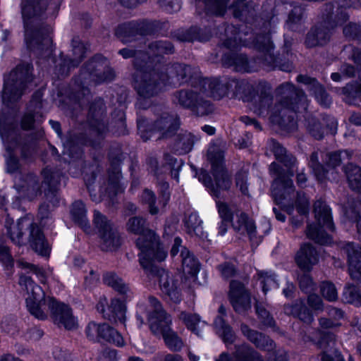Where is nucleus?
I'll return each mask as SVG.
<instances>
[{"mask_svg": "<svg viewBox=\"0 0 361 361\" xmlns=\"http://www.w3.org/2000/svg\"><path fill=\"white\" fill-rule=\"evenodd\" d=\"M19 285L26 291V305L28 311L34 317L39 319L47 318V314L42 309V306L47 303L56 324L68 330L78 327V319L73 315L71 308L63 303L57 302L53 298H49L45 300L43 290L30 277L20 276Z\"/></svg>", "mask_w": 361, "mask_h": 361, "instance_id": "nucleus-1", "label": "nucleus"}, {"mask_svg": "<svg viewBox=\"0 0 361 361\" xmlns=\"http://www.w3.org/2000/svg\"><path fill=\"white\" fill-rule=\"evenodd\" d=\"M145 316L147 317L152 332L156 336H161L171 350L179 351L183 348L182 339L171 327V317L165 312L155 298L149 297L137 304L136 317L140 326L145 323Z\"/></svg>", "mask_w": 361, "mask_h": 361, "instance_id": "nucleus-2", "label": "nucleus"}, {"mask_svg": "<svg viewBox=\"0 0 361 361\" xmlns=\"http://www.w3.org/2000/svg\"><path fill=\"white\" fill-rule=\"evenodd\" d=\"M127 228L128 231L140 235L136 243L140 250V263L145 271L152 273L154 264L164 260L167 252L160 245L155 234L145 228L144 219L137 217L130 219Z\"/></svg>", "mask_w": 361, "mask_h": 361, "instance_id": "nucleus-3", "label": "nucleus"}, {"mask_svg": "<svg viewBox=\"0 0 361 361\" xmlns=\"http://www.w3.org/2000/svg\"><path fill=\"white\" fill-rule=\"evenodd\" d=\"M5 227L11 240L18 244L22 243L23 230L30 228L29 242L31 247L40 255L48 256L49 255L51 248L49 243L45 240L41 230L32 225L30 218L27 216L21 218L15 224L11 219L7 217Z\"/></svg>", "mask_w": 361, "mask_h": 361, "instance_id": "nucleus-4", "label": "nucleus"}, {"mask_svg": "<svg viewBox=\"0 0 361 361\" xmlns=\"http://www.w3.org/2000/svg\"><path fill=\"white\" fill-rule=\"evenodd\" d=\"M104 280L107 285L113 287L122 296L121 298L113 299L110 305H109L106 298H100L97 305V310L102 313L104 317L111 319V317H116L121 322H123L126 311V305L123 300H130L133 297V294L123 283V280L115 274H106Z\"/></svg>", "mask_w": 361, "mask_h": 361, "instance_id": "nucleus-5", "label": "nucleus"}, {"mask_svg": "<svg viewBox=\"0 0 361 361\" xmlns=\"http://www.w3.org/2000/svg\"><path fill=\"white\" fill-rule=\"evenodd\" d=\"M212 163V172L214 176V182L205 172H201L199 180L209 188L211 195L216 198L221 196V192L228 190L231 185V180L229 174L224 166V157L221 154H218L216 157L209 155Z\"/></svg>", "mask_w": 361, "mask_h": 361, "instance_id": "nucleus-6", "label": "nucleus"}, {"mask_svg": "<svg viewBox=\"0 0 361 361\" xmlns=\"http://www.w3.org/2000/svg\"><path fill=\"white\" fill-rule=\"evenodd\" d=\"M314 213L318 225L308 226V238L322 245L331 243V238L327 234V231H334L330 208L324 202L318 200L314 204Z\"/></svg>", "mask_w": 361, "mask_h": 361, "instance_id": "nucleus-7", "label": "nucleus"}, {"mask_svg": "<svg viewBox=\"0 0 361 361\" xmlns=\"http://www.w3.org/2000/svg\"><path fill=\"white\" fill-rule=\"evenodd\" d=\"M6 164L7 172L14 174V188L19 197L29 200L36 197L39 192L36 177L32 174L23 175L18 172V161L13 156L6 158Z\"/></svg>", "mask_w": 361, "mask_h": 361, "instance_id": "nucleus-8", "label": "nucleus"}, {"mask_svg": "<svg viewBox=\"0 0 361 361\" xmlns=\"http://www.w3.org/2000/svg\"><path fill=\"white\" fill-rule=\"evenodd\" d=\"M173 101L183 107L190 109L193 114L197 116L208 114L213 109L209 101L204 99L200 94L192 90L178 92L174 95Z\"/></svg>", "mask_w": 361, "mask_h": 361, "instance_id": "nucleus-9", "label": "nucleus"}, {"mask_svg": "<svg viewBox=\"0 0 361 361\" xmlns=\"http://www.w3.org/2000/svg\"><path fill=\"white\" fill-rule=\"evenodd\" d=\"M241 331L243 335L256 347L269 352L267 361H287L286 353L281 350H274V345L273 341L268 337L257 331L250 329L245 324L241 326Z\"/></svg>", "mask_w": 361, "mask_h": 361, "instance_id": "nucleus-10", "label": "nucleus"}, {"mask_svg": "<svg viewBox=\"0 0 361 361\" xmlns=\"http://www.w3.org/2000/svg\"><path fill=\"white\" fill-rule=\"evenodd\" d=\"M94 223L99 230L102 250L112 251L120 246L121 238L117 231L113 228L106 217L97 211L94 212Z\"/></svg>", "mask_w": 361, "mask_h": 361, "instance_id": "nucleus-11", "label": "nucleus"}, {"mask_svg": "<svg viewBox=\"0 0 361 361\" xmlns=\"http://www.w3.org/2000/svg\"><path fill=\"white\" fill-rule=\"evenodd\" d=\"M47 4V0H23L22 1V16L27 44L32 43V25L37 22Z\"/></svg>", "mask_w": 361, "mask_h": 361, "instance_id": "nucleus-12", "label": "nucleus"}, {"mask_svg": "<svg viewBox=\"0 0 361 361\" xmlns=\"http://www.w3.org/2000/svg\"><path fill=\"white\" fill-rule=\"evenodd\" d=\"M86 334L89 339L96 341L104 339L113 343L118 347H122L125 341L122 336L106 324H98L94 322L88 324Z\"/></svg>", "mask_w": 361, "mask_h": 361, "instance_id": "nucleus-13", "label": "nucleus"}, {"mask_svg": "<svg viewBox=\"0 0 361 361\" xmlns=\"http://www.w3.org/2000/svg\"><path fill=\"white\" fill-rule=\"evenodd\" d=\"M270 172L276 176L271 185L272 195L277 204H282L283 200L293 191V181L285 178L276 163L270 165Z\"/></svg>", "mask_w": 361, "mask_h": 361, "instance_id": "nucleus-14", "label": "nucleus"}, {"mask_svg": "<svg viewBox=\"0 0 361 361\" xmlns=\"http://www.w3.org/2000/svg\"><path fill=\"white\" fill-rule=\"evenodd\" d=\"M24 86L21 78H18V70L11 71L4 80L2 92L3 102L8 104L18 100L22 94Z\"/></svg>", "mask_w": 361, "mask_h": 361, "instance_id": "nucleus-15", "label": "nucleus"}, {"mask_svg": "<svg viewBox=\"0 0 361 361\" xmlns=\"http://www.w3.org/2000/svg\"><path fill=\"white\" fill-rule=\"evenodd\" d=\"M166 82L164 78L161 82H157L155 77L152 78L151 73H138L135 80V88L137 93L143 97H150L158 92L162 85H165Z\"/></svg>", "mask_w": 361, "mask_h": 361, "instance_id": "nucleus-16", "label": "nucleus"}, {"mask_svg": "<svg viewBox=\"0 0 361 361\" xmlns=\"http://www.w3.org/2000/svg\"><path fill=\"white\" fill-rule=\"evenodd\" d=\"M229 299L236 312H243L251 306L250 297L240 282L233 281L230 285Z\"/></svg>", "mask_w": 361, "mask_h": 361, "instance_id": "nucleus-17", "label": "nucleus"}, {"mask_svg": "<svg viewBox=\"0 0 361 361\" xmlns=\"http://www.w3.org/2000/svg\"><path fill=\"white\" fill-rule=\"evenodd\" d=\"M343 249L348 258L350 275L353 279L361 280V248L348 243Z\"/></svg>", "mask_w": 361, "mask_h": 361, "instance_id": "nucleus-18", "label": "nucleus"}, {"mask_svg": "<svg viewBox=\"0 0 361 361\" xmlns=\"http://www.w3.org/2000/svg\"><path fill=\"white\" fill-rule=\"evenodd\" d=\"M233 229L241 235H247L252 240L255 236L256 227L253 221L243 212L236 211L235 216L233 214Z\"/></svg>", "mask_w": 361, "mask_h": 361, "instance_id": "nucleus-19", "label": "nucleus"}, {"mask_svg": "<svg viewBox=\"0 0 361 361\" xmlns=\"http://www.w3.org/2000/svg\"><path fill=\"white\" fill-rule=\"evenodd\" d=\"M159 286L161 291L168 295L174 302H178L180 300V295L176 283L169 276V274L165 270L158 271Z\"/></svg>", "mask_w": 361, "mask_h": 361, "instance_id": "nucleus-20", "label": "nucleus"}, {"mask_svg": "<svg viewBox=\"0 0 361 361\" xmlns=\"http://www.w3.org/2000/svg\"><path fill=\"white\" fill-rule=\"evenodd\" d=\"M216 361H263V359L250 347L243 345L238 348L233 357H231L226 353H222Z\"/></svg>", "mask_w": 361, "mask_h": 361, "instance_id": "nucleus-21", "label": "nucleus"}, {"mask_svg": "<svg viewBox=\"0 0 361 361\" xmlns=\"http://www.w3.org/2000/svg\"><path fill=\"white\" fill-rule=\"evenodd\" d=\"M182 269L184 276L186 279L195 281L200 271L198 262L186 248L181 250Z\"/></svg>", "mask_w": 361, "mask_h": 361, "instance_id": "nucleus-22", "label": "nucleus"}, {"mask_svg": "<svg viewBox=\"0 0 361 361\" xmlns=\"http://www.w3.org/2000/svg\"><path fill=\"white\" fill-rule=\"evenodd\" d=\"M295 260L302 269L309 270L317 262V255L310 245L305 244L297 253Z\"/></svg>", "mask_w": 361, "mask_h": 361, "instance_id": "nucleus-23", "label": "nucleus"}, {"mask_svg": "<svg viewBox=\"0 0 361 361\" xmlns=\"http://www.w3.org/2000/svg\"><path fill=\"white\" fill-rule=\"evenodd\" d=\"M179 120L176 117L166 116L158 120L154 124V128L161 132L162 137L171 135L179 127Z\"/></svg>", "mask_w": 361, "mask_h": 361, "instance_id": "nucleus-24", "label": "nucleus"}, {"mask_svg": "<svg viewBox=\"0 0 361 361\" xmlns=\"http://www.w3.org/2000/svg\"><path fill=\"white\" fill-rule=\"evenodd\" d=\"M297 80L300 82L313 85L314 87V93L315 94V97L321 105L328 106L331 104V99H329V95L314 79L306 75H298Z\"/></svg>", "mask_w": 361, "mask_h": 361, "instance_id": "nucleus-25", "label": "nucleus"}, {"mask_svg": "<svg viewBox=\"0 0 361 361\" xmlns=\"http://www.w3.org/2000/svg\"><path fill=\"white\" fill-rule=\"evenodd\" d=\"M284 312L287 314H292L298 317L303 322L310 324L313 321V316L310 311L304 307L303 301L296 302L293 305H286Z\"/></svg>", "mask_w": 361, "mask_h": 361, "instance_id": "nucleus-26", "label": "nucleus"}, {"mask_svg": "<svg viewBox=\"0 0 361 361\" xmlns=\"http://www.w3.org/2000/svg\"><path fill=\"white\" fill-rule=\"evenodd\" d=\"M219 214L221 219V222L219 226V233L224 235L227 231V226L233 219V212L228 206L219 200H216Z\"/></svg>", "mask_w": 361, "mask_h": 361, "instance_id": "nucleus-27", "label": "nucleus"}, {"mask_svg": "<svg viewBox=\"0 0 361 361\" xmlns=\"http://www.w3.org/2000/svg\"><path fill=\"white\" fill-rule=\"evenodd\" d=\"M180 319L183 322L189 330L198 336H200V330L205 326L204 322L201 321L200 317L195 314L182 312Z\"/></svg>", "mask_w": 361, "mask_h": 361, "instance_id": "nucleus-28", "label": "nucleus"}, {"mask_svg": "<svg viewBox=\"0 0 361 361\" xmlns=\"http://www.w3.org/2000/svg\"><path fill=\"white\" fill-rule=\"evenodd\" d=\"M345 173L350 187L353 190L361 189V169L355 165L349 164L345 168Z\"/></svg>", "mask_w": 361, "mask_h": 361, "instance_id": "nucleus-29", "label": "nucleus"}, {"mask_svg": "<svg viewBox=\"0 0 361 361\" xmlns=\"http://www.w3.org/2000/svg\"><path fill=\"white\" fill-rule=\"evenodd\" d=\"M274 153L276 159L283 164L288 169L291 170L288 171L290 176L293 175V170L292 168L295 164V159L291 155L286 154V150L279 144H275Z\"/></svg>", "mask_w": 361, "mask_h": 361, "instance_id": "nucleus-30", "label": "nucleus"}, {"mask_svg": "<svg viewBox=\"0 0 361 361\" xmlns=\"http://www.w3.org/2000/svg\"><path fill=\"white\" fill-rule=\"evenodd\" d=\"M217 334L222 338L225 343H231L234 340V334L231 327L226 325L221 316L217 317L214 321Z\"/></svg>", "mask_w": 361, "mask_h": 361, "instance_id": "nucleus-31", "label": "nucleus"}, {"mask_svg": "<svg viewBox=\"0 0 361 361\" xmlns=\"http://www.w3.org/2000/svg\"><path fill=\"white\" fill-rule=\"evenodd\" d=\"M71 212L74 220L78 222L85 231H87L88 221L86 219V210L83 202L80 201L75 202L73 204Z\"/></svg>", "mask_w": 361, "mask_h": 361, "instance_id": "nucleus-32", "label": "nucleus"}, {"mask_svg": "<svg viewBox=\"0 0 361 361\" xmlns=\"http://www.w3.org/2000/svg\"><path fill=\"white\" fill-rule=\"evenodd\" d=\"M0 263L6 271V274L11 276L13 274L14 259L8 247L3 243L0 244Z\"/></svg>", "mask_w": 361, "mask_h": 361, "instance_id": "nucleus-33", "label": "nucleus"}, {"mask_svg": "<svg viewBox=\"0 0 361 361\" xmlns=\"http://www.w3.org/2000/svg\"><path fill=\"white\" fill-rule=\"evenodd\" d=\"M189 73H190V67L181 64L176 65L170 71L169 78L172 80L171 83L176 85L184 82ZM169 83L171 84V82Z\"/></svg>", "mask_w": 361, "mask_h": 361, "instance_id": "nucleus-34", "label": "nucleus"}, {"mask_svg": "<svg viewBox=\"0 0 361 361\" xmlns=\"http://www.w3.org/2000/svg\"><path fill=\"white\" fill-rule=\"evenodd\" d=\"M329 315L334 318V321L326 318H322L319 320V324L321 327L324 329H327L329 328H332L334 326H338V322H337L340 319L343 318V312L337 308H330L328 310Z\"/></svg>", "mask_w": 361, "mask_h": 361, "instance_id": "nucleus-35", "label": "nucleus"}, {"mask_svg": "<svg viewBox=\"0 0 361 361\" xmlns=\"http://www.w3.org/2000/svg\"><path fill=\"white\" fill-rule=\"evenodd\" d=\"M228 0H206V6L210 13L223 16L227 9Z\"/></svg>", "mask_w": 361, "mask_h": 361, "instance_id": "nucleus-36", "label": "nucleus"}, {"mask_svg": "<svg viewBox=\"0 0 361 361\" xmlns=\"http://www.w3.org/2000/svg\"><path fill=\"white\" fill-rule=\"evenodd\" d=\"M329 37L322 31L312 30L306 38V44L308 47L323 45L326 43Z\"/></svg>", "mask_w": 361, "mask_h": 361, "instance_id": "nucleus-37", "label": "nucleus"}, {"mask_svg": "<svg viewBox=\"0 0 361 361\" xmlns=\"http://www.w3.org/2000/svg\"><path fill=\"white\" fill-rule=\"evenodd\" d=\"M18 265L22 269H28L32 271H34L38 276L39 279L41 282L44 283L46 279L51 274V270L50 269H44L42 268H39L33 264H29L26 262L19 260L18 262Z\"/></svg>", "mask_w": 361, "mask_h": 361, "instance_id": "nucleus-38", "label": "nucleus"}, {"mask_svg": "<svg viewBox=\"0 0 361 361\" xmlns=\"http://www.w3.org/2000/svg\"><path fill=\"white\" fill-rule=\"evenodd\" d=\"M310 166L312 169L315 176L319 180H323L324 178L330 179L329 171H326L318 162V156L317 153H313L310 159Z\"/></svg>", "mask_w": 361, "mask_h": 361, "instance_id": "nucleus-39", "label": "nucleus"}, {"mask_svg": "<svg viewBox=\"0 0 361 361\" xmlns=\"http://www.w3.org/2000/svg\"><path fill=\"white\" fill-rule=\"evenodd\" d=\"M260 283L262 286V290L266 294L270 289L278 288L279 284L275 276L273 274L261 273L260 274Z\"/></svg>", "mask_w": 361, "mask_h": 361, "instance_id": "nucleus-40", "label": "nucleus"}, {"mask_svg": "<svg viewBox=\"0 0 361 361\" xmlns=\"http://www.w3.org/2000/svg\"><path fill=\"white\" fill-rule=\"evenodd\" d=\"M226 35L228 39L225 42L224 44L228 48H233L239 44V29L233 26H228L226 29ZM240 39L241 38L240 37Z\"/></svg>", "mask_w": 361, "mask_h": 361, "instance_id": "nucleus-41", "label": "nucleus"}, {"mask_svg": "<svg viewBox=\"0 0 361 361\" xmlns=\"http://www.w3.org/2000/svg\"><path fill=\"white\" fill-rule=\"evenodd\" d=\"M201 220L196 214H191L185 220V226L188 233L198 235L202 231Z\"/></svg>", "mask_w": 361, "mask_h": 361, "instance_id": "nucleus-42", "label": "nucleus"}, {"mask_svg": "<svg viewBox=\"0 0 361 361\" xmlns=\"http://www.w3.org/2000/svg\"><path fill=\"white\" fill-rule=\"evenodd\" d=\"M323 297L329 301H334L338 298V293L334 285L329 282H323L321 286Z\"/></svg>", "mask_w": 361, "mask_h": 361, "instance_id": "nucleus-43", "label": "nucleus"}, {"mask_svg": "<svg viewBox=\"0 0 361 361\" xmlns=\"http://www.w3.org/2000/svg\"><path fill=\"white\" fill-rule=\"evenodd\" d=\"M343 294L345 299L348 302L355 304L356 305L361 303V295L355 286H349L346 287Z\"/></svg>", "mask_w": 361, "mask_h": 361, "instance_id": "nucleus-44", "label": "nucleus"}, {"mask_svg": "<svg viewBox=\"0 0 361 361\" xmlns=\"http://www.w3.org/2000/svg\"><path fill=\"white\" fill-rule=\"evenodd\" d=\"M121 177L120 173V169L118 168L115 169L114 175L110 176L109 186L110 189L113 190L116 193L123 190L124 188L120 183V178Z\"/></svg>", "mask_w": 361, "mask_h": 361, "instance_id": "nucleus-45", "label": "nucleus"}, {"mask_svg": "<svg viewBox=\"0 0 361 361\" xmlns=\"http://www.w3.org/2000/svg\"><path fill=\"white\" fill-rule=\"evenodd\" d=\"M310 339L322 347L326 343L329 344V341H327L328 339H329L331 341H333V336L328 334L321 332L319 331H316L314 334L310 336Z\"/></svg>", "mask_w": 361, "mask_h": 361, "instance_id": "nucleus-46", "label": "nucleus"}, {"mask_svg": "<svg viewBox=\"0 0 361 361\" xmlns=\"http://www.w3.org/2000/svg\"><path fill=\"white\" fill-rule=\"evenodd\" d=\"M159 3L168 12H175L180 8V0H159Z\"/></svg>", "mask_w": 361, "mask_h": 361, "instance_id": "nucleus-47", "label": "nucleus"}, {"mask_svg": "<svg viewBox=\"0 0 361 361\" xmlns=\"http://www.w3.org/2000/svg\"><path fill=\"white\" fill-rule=\"evenodd\" d=\"M53 356L56 361H73L71 353L60 348L54 349Z\"/></svg>", "mask_w": 361, "mask_h": 361, "instance_id": "nucleus-48", "label": "nucleus"}, {"mask_svg": "<svg viewBox=\"0 0 361 361\" xmlns=\"http://www.w3.org/2000/svg\"><path fill=\"white\" fill-rule=\"evenodd\" d=\"M142 199L144 202L149 204V212L152 214H155L157 213V209L153 207V203L154 202V195L152 191L149 190H145L142 193Z\"/></svg>", "mask_w": 361, "mask_h": 361, "instance_id": "nucleus-49", "label": "nucleus"}, {"mask_svg": "<svg viewBox=\"0 0 361 361\" xmlns=\"http://www.w3.org/2000/svg\"><path fill=\"white\" fill-rule=\"evenodd\" d=\"M299 284L303 291L308 293L313 290L314 283L312 279L307 274H303L299 279Z\"/></svg>", "mask_w": 361, "mask_h": 361, "instance_id": "nucleus-50", "label": "nucleus"}, {"mask_svg": "<svg viewBox=\"0 0 361 361\" xmlns=\"http://www.w3.org/2000/svg\"><path fill=\"white\" fill-rule=\"evenodd\" d=\"M296 207L299 214L302 215L306 214L309 210V203L307 199L305 196L301 197L300 195L298 194V200L297 202Z\"/></svg>", "mask_w": 361, "mask_h": 361, "instance_id": "nucleus-51", "label": "nucleus"}, {"mask_svg": "<svg viewBox=\"0 0 361 361\" xmlns=\"http://www.w3.org/2000/svg\"><path fill=\"white\" fill-rule=\"evenodd\" d=\"M247 174L245 173H239L236 176V186L239 188L240 191L243 194H246L247 192Z\"/></svg>", "mask_w": 361, "mask_h": 361, "instance_id": "nucleus-52", "label": "nucleus"}, {"mask_svg": "<svg viewBox=\"0 0 361 361\" xmlns=\"http://www.w3.org/2000/svg\"><path fill=\"white\" fill-rule=\"evenodd\" d=\"M301 17H302V8L299 6L294 7L291 13L288 16V20L287 22L288 26L290 28H292L291 24L293 23H296L298 20H299L301 18Z\"/></svg>", "mask_w": 361, "mask_h": 361, "instance_id": "nucleus-53", "label": "nucleus"}, {"mask_svg": "<svg viewBox=\"0 0 361 361\" xmlns=\"http://www.w3.org/2000/svg\"><path fill=\"white\" fill-rule=\"evenodd\" d=\"M256 312L259 317L263 319V322L266 325L271 326L272 324V318L269 317V312L264 308L260 307L258 305H256Z\"/></svg>", "mask_w": 361, "mask_h": 361, "instance_id": "nucleus-54", "label": "nucleus"}, {"mask_svg": "<svg viewBox=\"0 0 361 361\" xmlns=\"http://www.w3.org/2000/svg\"><path fill=\"white\" fill-rule=\"evenodd\" d=\"M219 269L221 273V275L224 278H229L232 276L235 272V269L233 265H231L228 263L220 265Z\"/></svg>", "mask_w": 361, "mask_h": 361, "instance_id": "nucleus-55", "label": "nucleus"}, {"mask_svg": "<svg viewBox=\"0 0 361 361\" xmlns=\"http://www.w3.org/2000/svg\"><path fill=\"white\" fill-rule=\"evenodd\" d=\"M309 305L315 310H319L322 308V302L320 298L317 295H310L308 297Z\"/></svg>", "mask_w": 361, "mask_h": 361, "instance_id": "nucleus-56", "label": "nucleus"}, {"mask_svg": "<svg viewBox=\"0 0 361 361\" xmlns=\"http://www.w3.org/2000/svg\"><path fill=\"white\" fill-rule=\"evenodd\" d=\"M34 123V118L31 114L25 115L22 120V128L25 130L30 129Z\"/></svg>", "mask_w": 361, "mask_h": 361, "instance_id": "nucleus-57", "label": "nucleus"}, {"mask_svg": "<svg viewBox=\"0 0 361 361\" xmlns=\"http://www.w3.org/2000/svg\"><path fill=\"white\" fill-rule=\"evenodd\" d=\"M194 143L193 137L188 134L186 135L185 139L183 140L184 147H183V151L184 153H187L192 149V145Z\"/></svg>", "mask_w": 361, "mask_h": 361, "instance_id": "nucleus-58", "label": "nucleus"}, {"mask_svg": "<svg viewBox=\"0 0 361 361\" xmlns=\"http://www.w3.org/2000/svg\"><path fill=\"white\" fill-rule=\"evenodd\" d=\"M341 163V156L338 153H334L330 154L329 157V165H331L333 168L338 166Z\"/></svg>", "mask_w": 361, "mask_h": 361, "instance_id": "nucleus-59", "label": "nucleus"}, {"mask_svg": "<svg viewBox=\"0 0 361 361\" xmlns=\"http://www.w3.org/2000/svg\"><path fill=\"white\" fill-rule=\"evenodd\" d=\"M357 25L350 23L346 25L343 29V32L346 36H352L353 33L357 30Z\"/></svg>", "mask_w": 361, "mask_h": 361, "instance_id": "nucleus-60", "label": "nucleus"}, {"mask_svg": "<svg viewBox=\"0 0 361 361\" xmlns=\"http://www.w3.org/2000/svg\"><path fill=\"white\" fill-rule=\"evenodd\" d=\"M182 240L180 238H176L174 239V244L171 248V254L172 256H175L178 254L179 247L181 245Z\"/></svg>", "mask_w": 361, "mask_h": 361, "instance_id": "nucleus-61", "label": "nucleus"}, {"mask_svg": "<svg viewBox=\"0 0 361 361\" xmlns=\"http://www.w3.org/2000/svg\"><path fill=\"white\" fill-rule=\"evenodd\" d=\"M73 53L75 55V57L80 60L83 57V54L85 53V47L83 44H79L77 47H74Z\"/></svg>", "mask_w": 361, "mask_h": 361, "instance_id": "nucleus-62", "label": "nucleus"}, {"mask_svg": "<svg viewBox=\"0 0 361 361\" xmlns=\"http://www.w3.org/2000/svg\"><path fill=\"white\" fill-rule=\"evenodd\" d=\"M163 361H183L182 357L178 355H166Z\"/></svg>", "mask_w": 361, "mask_h": 361, "instance_id": "nucleus-63", "label": "nucleus"}, {"mask_svg": "<svg viewBox=\"0 0 361 361\" xmlns=\"http://www.w3.org/2000/svg\"><path fill=\"white\" fill-rule=\"evenodd\" d=\"M0 361H22L18 357H16L11 354H6L0 357Z\"/></svg>", "mask_w": 361, "mask_h": 361, "instance_id": "nucleus-64", "label": "nucleus"}]
</instances>
